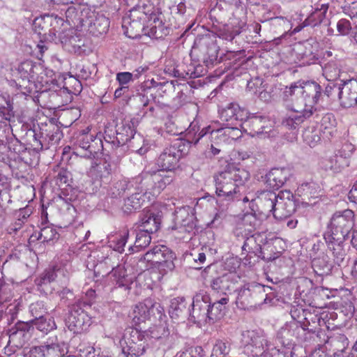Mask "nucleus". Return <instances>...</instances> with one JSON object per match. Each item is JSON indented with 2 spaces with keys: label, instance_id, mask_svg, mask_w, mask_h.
I'll return each instance as SVG.
<instances>
[{
  "label": "nucleus",
  "instance_id": "obj_1",
  "mask_svg": "<svg viewBox=\"0 0 357 357\" xmlns=\"http://www.w3.org/2000/svg\"><path fill=\"white\" fill-rule=\"evenodd\" d=\"M354 226V213L350 209L335 212L331 217L324 238L335 262L340 266L346 257L344 243Z\"/></svg>",
  "mask_w": 357,
  "mask_h": 357
},
{
  "label": "nucleus",
  "instance_id": "obj_2",
  "mask_svg": "<svg viewBox=\"0 0 357 357\" xmlns=\"http://www.w3.org/2000/svg\"><path fill=\"white\" fill-rule=\"evenodd\" d=\"M249 178L250 173L247 170L229 166L213 176L216 195L220 200L231 202L238 199L239 187Z\"/></svg>",
  "mask_w": 357,
  "mask_h": 357
},
{
  "label": "nucleus",
  "instance_id": "obj_3",
  "mask_svg": "<svg viewBox=\"0 0 357 357\" xmlns=\"http://www.w3.org/2000/svg\"><path fill=\"white\" fill-rule=\"evenodd\" d=\"M149 335L147 331L129 328L120 341L121 353L119 357H139L148 348Z\"/></svg>",
  "mask_w": 357,
  "mask_h": 357
},
{
  "label": "nucleus",
  "instance_id": "obj_4",
  "mask_svg": "<svg viewBox=\"0 0 357 357\" xmlns=\"http://www.w3.org/2000/svg\"><path fill=\"white\" fill-rule=\"evenodd\" d=\"M243 353L248 357H267L271 346L263 331L247 330L241 333Z\"/></svg>",
  "mask_w": 357,
  "mask_h": 357
},
{
  "label": "nucleus",
  "instance_id": "obj_5",
  "mask_svg": "<svg viewBox=\"0 0 357 357\" xmlns=\"http://www.w3.org/2000/svg\"><path fill=\"white\" fill-rule=\"evenodd\" d=\"M188 152V142L176 139L163 149L156 159V164L162 169L172 172L178 167L179 160Z\"/></svg>",
  "mask_w": 357,
  "mask_h": 357
},
{
  "label": "nucleus",
  "instance_id": "obj_6",
  "mask_svg": "<svg viewBox=\"0 0 357 357\" xmlns=\"http://www.w3.org/2000/svg\"><path fill=\"white\" fill-rule=\"evenodd\" d=\"M174 179V174L161 169L153 173L143 172L136 176L135 181L144 185L145 188H149L150 195H155L160 194L167 185L173 182Z\"/></svg>",
  "mask_w": 357,
  "mask_h": 357
},
{
  "label": "nucleus",
  "instance_id": "obj_7",
  "mask_svg": "<svg viewBox=\"0 0 357 357\" xmlns=\"http://www.w3.org/2000/svg\"><path fill=\"white\" fill-rule=\"evenodd\" d=\"M299 96L297 102L301 107L311 112V115L316 112L315 105L322 98V88L319 84L314 81H299Z\"/></svg>",
  "mask_w": 357,
  "mask_h": 357
},
{
  "label": "nucleus",
  "instance_id": "obj_8",
  "mask_svg": "<svg viewBox=\"0 0 357 357\" xmlns=\"http://www.w3.org/2000/svg\"><path fill=\"white\" fill-rule=\"evenodd\" d=\"M266 296L264 286L248 284L238 290L236 303L238 308L245 310L261 303Z\"/></svg>",
  "mask_w": 357,
  "mask_h": 357
},
{
  "label": "nucleus",
  "instance_id": "obj_9",
  "mask_svg": "<svg viewBox=\"0 0 357 357\" xmlns=\"http://www.w3.org/2000/svg\"><path fill=\"white\" fill-rule=\"evenodd\" d=\"M192 51L201 54L202 60L206 66H212L218 59L219 51L215 36L211 34L198 36L195 40Z\"/></svg>",
  "mask_w": 357,
  "mask_h": 357
},
{
  "label": "nucleus",
  "instance_id": "obj_10",
  "mask_svg": "<svg viewBox=\"0 0 357 357\" xmlns=\"http://www.w3.org/2000/svg\"><path fill=\"white\" fill-rule=\"evenodd\" d=\"M269 121L262 116L247 114L239 124L243 131L252 137H269L268 132L271 130Z\"/></svg>",
  "mask_w": 357,
  "mask_h": 357
},
{
  "label": "nucleus",
  "instance_id": "obj_11",
  "mask_svg": "<svg viewBox=\"0 0 357 357\" xmlns=\"http://www.w3.org/2000/svg\"><path fill=\"white\" fill-rule=\"evenodd\" d=\"M195 217L189 213V208H181L176 211L173 225L171 229L175 231L178 238H185L195 229Z\"/></svg>",
  "mask_w": 357,
  "mask_h": 357
},
{
  "label": "nucleus",
  "instance_id": "obj_12",
  "mask_svg": "<svg viewBox=\"0 0 357 357\" xmlns=\"http://www.w3.org/2000/svg\"><path fill=\"white\" fill-rule=\"evenodd\" d=\"M149 13L145 34L155 39L163 38L169 35L170 24L164 19L163 14L155 12L154 7Z\"/></svg>",
  "mask_w": 357,
  "mask_h": 357
},
{
  "label": "nucleus",
  "instance_id": "obj_13",
  "mask_svg": "<svg viewBox=\"0 0 357 357\" xmlns=\"http://www.w3.org/2000/svg\"><path fill=\"white\" fill-rule=\"evenodd\" d=\"M279 193L276 194L271 190H264L258 193L255 199L252 198L249 204L254 206L262 218H268L276 211Z\"/></svg>",
  "mask_w": 357,
  "mask_h": 357
},
{
  "label": "nucleus",
  "instance_id": "obj_14",
  "mask_svg": "<svg viewBox=\"0 0 357 357\" xmlns=\"http://www.w3.org/2000/svg\"><path fill=\"white\" fill-rule=\"evenodd\" d=\"M210 301L209 295L204 291L197 293L193 297L192 309L190 316L194 323H208Z\"/></svg>",
  "mask_w": 357,
  "mask_h": 357
},
{
  "label": "nucleus",
  "instance_id": "obj_15",
  "mask_svg": "<svg viewBox=\"0 0 357 357\" xmlns=\"http://www.w3.org/2000/svg\"><path fill=\"white\" fill-rule=\"evenodd\" d=\"M76 143L79 153L87 158L95 157V155L102 149L101 138L88 132L79 134Z\"/></svg>",
  "mask_w": 357,
  "mask_h": 357
},
{
  "label": "nucleus",
  "instance_id": "obj_16",
  "mask_svg": "<svg viewBox=\"0 0 357 357\" xmlns=\"http://www.w3.org/2000/svg\"><path fill=\"white\" fill-rule=\"evenodd\" d=\"M175 254L167 246L158 245L147 251L144 255V259L154 264L164 266L169 270L174 268V259Z\"/></svg>",
  "mask_w": 357,
  "mask_h": 357
},
{
  "label": "nucleus",
  "instance_id": "obj_17",
  "mask_svg": "<svg viewBox=\"0 0 357 357\" xmlns=\"http://www.w3.org/2000/svg\"><path fill=\"white\" fill-rule=\"evenodd\" d=\"M149 188L142 184H135L130 195L124 199L123 210L125 213H131L132 211L139 209L145 203L146 199H150Z\"/></svg>",
  "mask_w": 357,
  "mask_h": 357
},
{
  "label": "nucleus",
  "instance_id": "obj_18",
  "mask_svg": "<svg viewBox=\"0 0 357 357\" xmlns=\"http://www.w3.org/2000/svg\"><path fill=\"white\" fill-rule=\"evenodd\" d=\"M66 324L70 331L79 333L90 325V319L79 305H73L69 310Z\"/></svg>",
  "mask_w": 357,
  "mask_h": 357
},
{
  "label": "nucleus",
  "instance_id": "obj_19",
  "mask_svg": "<svg viewBox=\"0 0 357 357\" xmlns=\"http://www.w3.org/2000/svg\"><path fill=\"white\" fill-rule=\"evenodd\" d=\"M153 10V6L152 4H142L138 5L137 7L133 8L130 10V28L139 32L142 31L145 33L146 28V23L148 24V18L149 12Z\"/></svg>",
  "mask_w": 357,
  "mask_h": 357
},
{
  "label": "nucleus",
  "instance_id": "obj_20",
  "mask_svg": "<svg viewBox=\"0 0 357 357\" xmlns=\"http://www.w3.org/2000/svg\"><path fill=\"white\" fill-rule=\"evenodd\" d=\"M263 236L259 233L249 234L244 241L242 246V254H253L258 258L264 261H271L274 259L272 257H266L264 252L261 248V245L264 243Z\"/></svg>",
  "mask_w": 357,
  "mask_h": 357
},
{
  "label": "nucleus",
  "instance_id": "obj_21",
  "mask_svg": "<svg viewBox=\"0 0 357 357\" xmlns=\"http://www.w3.org/2000/svg\"><path fill=\"white\" fill-rule=\"evenodd\" d=\"M62 21L61 18L53 16L36 18L33 23V29L42 39L46 40L48 37L56 35V29L52 27V25Z\"/></svg>",
  "mask_w": 357,
  "mask_h": 357
},
{
  "label": "nucleus",
  "instance_id": "obj_22",
  "mask_svg": "<svg viewBox=\"0 0 357 357\" xmlns=\"http://www.w3.org/2000/svg\"><path fill=\"white\" fill-rule=\"evenodd\" d=\"M293 195L290 191H280L274 213V218L277 220H283L289 217L296 211V204L292 199Z\"/></svg>",
  "mask_w": 357,
  "mask_h": 357
},
{
  "label": "nucleus",
  "instance_id": "obj_23",
  "mask_svg": "<svg viewBox=\"0 0 357 357\" xmlns=\"http://www.w3.org/2000/svg\"><path fill=\"white\" fill-rule=\"evenodd\" d=\"M292 113L287 115L282 121V125L287 129H296L305 119L310 118L311 112L303 108L297 102H294L291 108Z\"/></svg>",
  "mask_w": 357,
  "mask_h": 357
},
{
  "label": "nucleus",
  "instance_id": "obj_24",
  "mask_svg": "<svg viewBox=\"0 0 357 357\" xmlns=\"http://www.w3.org/2000/svg\"><path fill=\"white\" fill-rule=\"evenodd\" d=\"M338 100L344 107L357 105V81L347 80L341 84Z\"/></svg>",
  "mask_w": 357,
  "mask_h": 357
},
{
  "label": "nucleus",
  "instance_id": "obj_25",
  "mask_svg": "<svg viewBox=\"0 0 357 357\" xmlns=\"http://www.w3.org/2000/svg\"><path fill=\"white\" fill-rule=\"evenodd\" d=\"M139 229L150 234L156 232L161 225V215L151 210L144 211L139 220Z\"/></svg>",
  "mask_w": 357,
  "mask_h": 357
},
{
  "label": "nucleus",
  "instance_id": "obj_26",
  "mask_svg": "<svg viewBox=\"0 0 357 357\" xmlns=\"http://www.w3.org/2000/svg\"><path fill=\"white\" fill-rule=\"evenodd\" d=\"M236 276L233 273H226L220 276L214 278L211 281V287L218 293L227 294L235 287Z\"/></svg>",
  "mask_w": 357,
  "mask_h": 357
},
{
  "label": "nucleus",
  "instance_id": "obj_27",
  "mask_svg": "<svg viewBox=\"0 0 357 357\" xmlns=\"http://www.w3.org/2000/svg\"><path fill=\"white\" fill-rule=\"evenodd\" d=\"M248 111L241 109L238 104L230 103L220 112L222 121H231L228 125L239 126L242 120L247 117Z\"/></svg>",
  "mask_w": 357,
  "mask_h": 357
},
{
  "label": "nucleus",
  "instance_id": "obj_28",
  "mask_svg": "<svg viewBox=\"0 0 357 357\" xmlns=\"http://www.w3.org/2000/svg\"><path fill=\"white\" fill-rule=\"evenodd\" d=\"M291 176L288 168H273L266 174V183L271 188L278 190L281 188Z\"/></svg>",
  "mask_w": 357,
  "mask_h": 357
},
{
  "label": "nucleus",
  "instance_id": "obj_29",
  "mask_svg": "<svg viewBox=\"0 0 357 357\" xmlns=\"http://www.w3.org/2000/svg\"><path fill=\"white\" fill-rule=\"evenodd\" d=\"M305 331L298 322L295 321L286 324L278 332V337L281 340L282 344H289L294 339L299 337L301 333Z\"/></svg>",
  "mask_w": 357,
  "mask_h": 357
},
{
  "label": "nucleus",
  "instance_id": "obj_30",
  "mask_svg": "<svg viewBox=\"0 0 357 357\" xmlns=\"http://www.w3.org/2000/svg\"><path fill=\"white\" fill-rule=\"evenodd\" d=\"M334 264H337L334 259L331 261L329 257L322 252L312 259V267L317 275L325 276L331 273Z\"/></svg>",
  "mask_w": 357,
  "mask_h": 357
},
{
  "label": "nucleus",
  "instance_id": "obj_31",
  "mask_svg": "<svg viewBox=\"0 0 357 357\" xmlns=\"http://www.w3.org/2000/svg\"><path fill=\"white\" fill-rule=\"evenodd\" d=\"M239 126L229 125L216 131L218 143L231 144L242 135V129Z\"/></svg>",
  "mask_w": 357,
  "mask_h": 357
},
{
  "label": "nucleus",
  "instance_id": "obj_32",
  "mask_svg": "<svg viewBox=\"0 0 357 357\" xmlns=\"http://www.w3.org/2000/svg\"><path fill=\"white\" fill-rule=\"evenodd\" d=\"M109 276L116 287H123L126 290L130 289L132 278L126 273L122 266H117L109 272Z\"/></svg>",
  "mask_w": 357,
  "mask_h": 357
},
{
  "label": "nucleus",
  "instance_id": "obj_33",
  "mask_svg": "<svg viewBox=\"0 0 357 357\" xmlns=\"http://www.w3.org/2000/svg\"><path fill=\"white\" fill-rule=\"evenodd\" d=\"M41 70V67L38 63L31 61L26 60L22 62L17 67V70L22 81L27 80L28 82L34 79L36 75Z\"/></svg>",
  "mask_w": 357,
  "mask_h": 357
},
{
  "label": "nucleus",
  "instance_id": "obj_34",
  "mask_svg": "<svg viewBox=\"0 0 357 357\" xmlns=\"http://www.w3.org/2000/svg\"><path fill=\"white\" fill-rule=\"evenodd\" d=\"M134 123L129 121H123L116 126V140L119 144H125L135 135Z\"/></svg>",
  "mask_w": 357,
  "mask_h": 357
},
{
  "label": "nucleus",
  "instance_id": "obj_35",
  "mask_svg": "<svg viewBox=\"0 0 357 357\" xmlns=\"http://www.w3.org/2000/svg\"><path fill=\"white\" fill-rule=\"evenodd\" d=\"M41 348L44 357H74L65 356L64 343L58 342L56 338L55 341L48 339L43 345H41Z\"/></svg>",
  "mask_w": 357,
  "mask_h": 357
},
{
  "label": "nucleus",
  "instance_id": "obj_36",
  "mask_svg": "<svg viewBox=\"0 0 357 357\" xmlns=\"http://www.w3.org/2000/svg\"><path fill=\"white\" fill-rule=\"evenodd\" d=\"M320 192L319 185L313 181L303 183L296 190V194L303 201H310L312 198L318 197L320 195Z\"/></svg>",
  "mask_w": 357,
  "mask_h": 357
},
{
  "label": "nucleus",
  "instance_id": "obj_37",
  "mask_svg": "<svg viewBox=\"0 0 357 357\" xmlns=\"http://www.w3.org/2000/svg\"><path fill=\"white\" fill-rule=\"evenodd\" d=\"M228 301L229 298L227 297L222 298L220 301L214 302L213 304L210 301L208 323H214L224 317L226 305Z\"/></svg>",
  "mask_w": 357,
  "mask_h": 357
},
{
  "label": "nucleus",
  "instance_id": "obj_38",
  "mask_svg": "<svg viewBox=\"0 0 357 357\" xmlns=\"http://www.w3.org/2000/svg\"><path fill=\"white\" fill-rule=\"evenodd\" d=\"M321 165L326 171H331L333 173H339L347 167L346 160L342 159L341 156H337L336 154L324 158L321 162Z\"/></svg>",
  "mask_w": 357,
  "mask_h": 357
},
{
  "label": "nucleus",
  "instance_id": "obj_39",
  "mask_svg": "<svg viewBox=\"0 0 357 357\" xmlns=\"http://www.w3.org/2000/svg\"><path fill=\"white\" fill-rule=\"evenodd\" d=\"M136 177L130 181L120 180L115 182L108 191V195L112 198H117L123 195L126 191H132V188L138 183Z\"/></svg>",
  "mask_w": 357,
  "mask_h": 357
},
{
  "label": "nucleus",
  "instance_id": "obj_40",
  "mask_svg": "<svg viewBox=\"0 0 357 357\" xmlns=\"http://www.w3.org/2000/svg\"><path fill=\"white\" fill-rule=\"evenodd\" d=\"M249 206L251 212L247 213L243 215L242 222L244 226L250 227L247 229L250 232L252 229L258 228L261 225L262 220L266 218H262V214L259 213L254 206L249 204Z\"/></svg>",
  "mask_w": 357,
  "mask_h": 357
},
{
  "label": "nucleus",
  "instance_id": "obj_41",
  "mask_svg": "<svg viewBox=\"0 0 357 357\" xmlns=\"http://www.w3.org/2000/svg\"><path fill=\"white\" fill-rule=\"evenodd\" d=\"M328 9V4H321L320 8H315L314 11L305 20L307 25L316 26L322 23L328 24L326 15Z\"/></svg>",
  "mask_w": 357,
  "mask_h": 357
},
{
  "label": "nucleus",
  "instance_id": "obj_42",
  "mask_svg": "<svg viewBox=\"0 0 357 357\" xmlns=\"http://www.w3.org/2000/svg\"><path fill=\"white\" fill-rule=\"evenodd\" d=\"M312 47L310 44L305 46L298 45L294 50L301 56L299 61L302 65H310L318 60V56L312 51Z\"/></svg>",
  "mask_w": 357,
  "mask_h": 357
},
{
  "label": "nucleus",
  "instance_id": "obj_43",
  "mask_svg": "<svg viewBox=\"0 0 357 357\" xmlns=\"http://www.w3.org/2000/svg\"><path fill=\"white\" fill-rule=\"evenodd\" d=\"M147 303L148 298L135 306L132 311V321L135 324H139L150 319L149 308Z\"/></svg>",
  "mask_w": 357,
  "mask_h": 357
},
{
  "label": "nucleus",
  "instance_id": "obj_44",
  "mask_svg": "<svg viewBox=\"0 0 357 357\" xmlns=\"http://www.w3.org/2000/svg\"><path fill=\"white\" fill-rule=\"evenodd\" d=\"M187 303L183 297L174 298L170 301L169 313L172 319H178L185 313Z\"/></svg>",
  "mask_w": 357,
  "mask_h": 357
},
{
  "label": "nucleus",
  "instance_id": "obj_45",
  "mask_svg": "<svg viewBox=\"0 0 357 357\" xmlns=\"http://www.w3.org/2000/svg\"><path fill=\"white\" fill-rule=\"evenodd\" d=\"M109 27V20L103 15H98L96 19L90 23L91 32L98 36L105 33Z\"/></svg>",
  "mask_w": 357,
  "mask_h": 357
},
{
  "label": "nucleus",
  "instance_id": "obj_46",
  "mask_svg": "<svg viewBox=\"0 0 357 357\" xmlns=\"http://www.w3.org/2000/svg\"><path fill=\"white\" fill-rule=\"evenodd\" d=\"M30 340V335H26L22 332L15 331L14 328L10 330L9 335L8 345L15 349H20Z\"/></svg>",
  "mask_w": 357,
  "mask_h": 357
},
{
  "label": "nucleus",
  "instance_id": "obj_47",
  "mask_svg": "<svg viewBox=\"0 0 357 357\" xmlns=\"http://www.w3.org/2000/svg\"><path fill=\"white\" fill-rule=\"evenodd\" d=\"M150 234H151L149 232L139 229V231L136 234L135 245L130 246L129 248V251H131L130 253L133 252H138L139 251V249L147 247L151 241Z\"/></svg>",
  "mask_w": 357,
  "mask_h": 357
},
{
  "label": "nucleus",
  "instance_id": "obj_48",
  "mask_svg": "<svg viewBox=\"0 0 357 357\" xmlns=\"http://www.w3.org/2000/svg\"><path fill=\"white\" fill-rule=\"evenodd\" d=\"M34 328L43 333H48L56 328L55 321L52 317H43L38 319H33Z\"/></svg>",
  "mask_w": 357,
  "mask_h": 357
},
{
  "label": "nucleus",
  "instance_id": "obj_49",
  "mask_svg": "<svg viewBox=\"0 0 357 357\" xmlns=\"http://www.w3.org/2000/svg\"><path fill=\"white\" fill-rule=\"evenodd\" d=\"M112 165L107 161L97 164L91 169V173L100 180L107 179L112 174Z\"/></svg>",
  "mask_w": 357,
  "mask_h": 357
},
{
  "label": "nucleus",
  "instance_id": "obj_50",
  "mask_svg": "<svg viewBox=\"0 0 357 357\" xmlns=\"http://www.w3.org/2000/svg\"><path fill=\"white\" fill-rule=\"evenodd\" d=\"M147 303L149 308L150 319L153 318L155 319L162 320L163 317H165L164 307L159 302L149 298Z\"/></svg>",
  "mask_w": 357,
  "mask_h": 357
},
{
  "label": "nucleus",
  "instance_id": "obj_51",
  "mask_svg": "<svg viewBox=\"0 0 357 357\" xmlns=\"http://www.w3.org/2000/svg\"><path fill=\"white\" fill-rule=\"evenodd\" d=\"M31 133L33 140L30 142V145L34 151L39 153L44 149H48V144H46V139H44L43 132L37 134L35 130H32Z\"/></svg>",
  "mask_w": 357,
  "mask_h": 357
},
{
  "label": "nucleus",
  "instance_id": "obj_52",
  "mask_svg": "<svg viewBox=\"0 0 357 357\" xmlns=\"http://www.w3.org/2000/svg\"><path fill=\"white\" fill-rule=\"evenodd\" d=\"M129 233L128 231H125L123 234H120L114 239L109 241V247L114 250L122 253L124 251V247L127 242Z\"/></svg>",
  "mask_w": 357,
  "mask_h": 357
},
{
  "label": "nucleus",
  "instance_id": "obj_53",
  "mask_svg": "<svg viewBox=\"0 0 357 357\" xmlns=\"http://www.w3.org/2000/svg\"><path fill=\"white\" fill-rule=\"evenodd\" d=\"M336 125V121L332 113L325 114L321 120L320 129L324 132L331 134Z\"/></svg>",
  "mask_w": 357,
  "mask_h": 357
},
{
  "label": "nucleus",
  "instance_id": "obj_54",
  "mask_svg": "<svg viewBox=\"0 0 357 357\" xmlns=\"http://www.w3.org/2000/svg\"><path fill=\"white\" fill-rule=\"evenodd\" d=\"M230 343L227 340H218L213 346L212 356H226L229 353Z\"/></svg>",
  "mask_w": 357,
  "mask_h": 357
},
{
  "label": "nucleus",
  "instance_id": "obj_55",
  "mask_svg": "<svg viewBox=\"0 0 357 357\" xmlns=\"http://www.w3.org/2000/svg\"><path fill=\"white\" fill-rule=\"evenodd\" d=\"M56 185L59 188H62L63 185L68 187L70 186L73 181L71 173L65 169H61L56 176H54Z\"/></svg>",
  "mask_w": 357,
  "mask_h": 357
},
{
  "label": "nucleus",
  "instance_id": "obj_56",
  "mask_svg": "<svg viewBox=\"0 0 357 357\" xmlns=\"http://www.w3.org/2000/svg\"><path fill=\"white\" fill-rule=\"evenodd\" d=\"M58 237L59 234L56 230L52 227L47 226L41 229L38 239L42 242H50Z\"/></svg>",
  "mask_w": 357,
  "mask_h": 357
},
{
  "label": "nucleus",
  "instance_id": "obj_57",
  "mask_svg": "<svg viewBox=\"0 0 357 357\" xmlns=\"http://www.w3.org/2000/svg\"><path fill=\"white\" fill-rule=\"evenodd\" d=\"M29 311L31 316L33 317V319L41 318L47 313L43 301H37L32 303L29 307Z\"/></svg>",
  "mask_w": 357,
  "mask_h": 357
},
{
  "label": "nucleus",
  "instance_id": "obj_58",
  "mask_svg": "<svg viewBox=\"0 0 357 357\" xmlns=\"http://www.w3.org/2000/svg\"><path fill=\"white\" fill-rule=\"evenodd\" d=\"M323 72L328 80H333L340 77V70L334 62H329L323 68Z\"/></svg>",
  "mask_w": 357,
  "mask_h": 357
},
{
  "label": "nucleus",
  "instance_id": "obj_59",
  "mask_svg": "<svg viewBox=\"0 0 357 357\" xmlns=\"http://www.w3.org/2000/svg\"><path fill=\"white\" fill-rule=\"evenodd\" d=\"M341 84H337L334 83H329L325 87L324 91H322V98L324 96H326L328 98L331 100H335L336 96L339 98Z\"/></svg>",
  "mask_w": 357,
  "mask_h": 357
},
{
  "label": "nucleus",
  "instance_id": "obj_60",
  "mask_svg": "<svg viewBox=\"0 0 357 357\" xmlns=\"http://www.w3.org/2000/svg\"><path fill=\"white\" fill-rule=\"evenodd\" d=\"M354 151V146L351 144L347 143L342 146L336 155L337 156H341L342 159L346 160L347 166L349 167L350 163V158L353 154Z\"/></svg>",
  "mask_w": 357,
  "mask_h": 357
},
{
  "label": "nucleus",
  "instance_id": "obj_61",
  "mask_svg": "<svg viewBox=\"0 0 357 357\" xmlns=\"http://www.w3.org/2000/svg\"><path fill=\"white\" fill-rule=\"evenodd\" d=\"M57 277L56 271L55 267L50 268L45 271V272L40 275L38 282L39 285L50 283Z\"/></svg>",
  "mask_w": 357,
  "mask_h": 357
},
{
  "label": "nucleus",
  "instance_id": "obj_62",
  "mask_svg": "<svg viewBox=\"0 0 357 357\" xmlns=\"http://www.w3.org/2000/svg\"><path fill=\"white\" fill-rule=\"evenodd\" d=\"M15 331L18 332H22L26 335H30V337L32 335V333L34 331V325L33 319L26 322H18L16 324L15 328H13Z\"/></svg>",
  "mask_w": 357,
  "mask_h": 357
},
{
  "label": "nucleus",
  "instance_id": "obj_63",
  "mask_svg": "<svg viewBox=\"0 0 357 357\" xmlns=\"http://www.w3.org/2000/svg\"><path fill=\"white\" fill-rule=\"evenodd\" d=\"M15 331L18 332H22L26 335H30V337L32 335V333L34 331V325L33 319L26 322H18L16 324L15 328H13Z\"/></svg>",
  "mask_w": 357,
  "mask_h": 357
},
{
  "label": "nucleus",
  "instance_id": "obj_64",
  "mask_svg": "<svg viewBox=\"0 0 357 357\" xmlns=\"http://www.w3.org/2000/svg\"><path fill=\"white\" fill-rule=\"evenodd\" d=\"M303 138L310 146H314L321 139L316 130H305L303 133Z\"/></svg>",
  "mask_w": 357,
  "mask_h": 357
}]
</instances>
